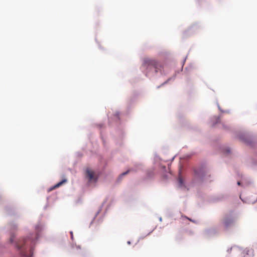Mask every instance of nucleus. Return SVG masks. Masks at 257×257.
Instances as JSON below:
<instances>
[{"label": "nucleus", "instance_id": "obj_12", "mask_svg": "<svg viewBox=\"0 0 257 257\" xmlns=\"http://www.w3.org/2000/svg\"><path fill=\"white\" fill-rule=\"evenodd\" d=\"M190 221H192V222H194L193 221H192L191 219H189V218H188Z\"/></svg>", "mask_w": 257, "mask_h": 257}, {"label": "nucleus", "instance_id": "obj_9", "mask_svg": "<svg viewBox=\"0 0 257 257\" xmlns=\"http://www.w3.org/2000/svg\"><path fill=\"white\" fill-rule=\"evenodd\" d=\"M194 172H195V173L197 175H198V176L199 175V173L197 171V170H194Z\"/></svg>", "mask_w": 257, "mask_h": 257}, {"label": "nucleus", "instance_id": "obj_2", "mask_svg": "<svg viewBox=\"0 0 257 257\" xmlns=\"http://www.w3.org/2000/svg\"><path fill=\"white\" fill-rule=\"evenodd\" d=\"M234 219L233 218L225 217L222 220V224L224 228H227L233 225Z\"/></svg>", "mask_w": 257, "mask_h": 257}, {"label": "nucleus", "instance_id": "obj_3", "mask_svg": "<svg viewBox=\"0 0 257 257\" xmlns=\"http://www.w3.org/2000/svg\"><path fill=\"white\" fill-rule=\"evenodd\" d=\"M86 176L88 178L89 181L95 180L96 178L94 177V172L91 169L87 168L85 171Z\"/></svg>", "mask_w": 257, "mask_h": 257}, {"label": "nucleus", "instance_id": "obj_6", "mask_svg": "<svg viewBox=\"0 0 257 257\" xmlns=\"http://www.w3.org/2000/svg\"><path fill=\"white\" fill-rule=\"evenodd\" d=\"M130 170H128L126 171V172H123V173H121V174L119 175V177H118V180H121V178H122L124 175H125L127 174L130 172Z\"/></svg>", "mask_w": 257, "mask_h": 257}, {"label": "nucleus", "instance_id": "obj_5", "mask_svg": "<svg viewBox=\"0 0 257 257\" xmlns=\"http://www.w3.org/2000/svg\"><path fill=\"white\" fill-rule=\"evenodd\" d=\"M178 183H179V185L180 187H182L184 186L183 180L180 176L179 177V178H178Z\"/></svg>", "mask_w": 257, "mask_h": 257}, {"label": "nucleus", "instance_id": "obj_1", "mask_svg": "<svg viewBox=\"0 0 257 257\" xmlns=\"http://www.w3.org/2000/svg\"><path fill=\"white\" fill-rule=\"evenodd\" d=\"M143 67L146 69V72H150L152 69L155 70V73L162 72L164 68V64L162 62L154 59L146 58L144 59Z\"/></svg>", "mask_w": 257, "mask_h": 257}, {"label": "nucleus", "instance_id": "obj_11", "mask_svg": "<svg viewBox=\"0 0 257 257\" xmlns=\"http://www.w3.org/2000/svg\"><path fill=\"white\" fill-rule=\"evenodd\" d=\"M227 153H229L230 152V151L229 150H227Z\"/></svg>", "mask_w": 257, "mask_h": 257}, {"label": "nucleus", "instance_id": "obj_10", "mask_svg": "<svg viewBox=\"0 0 257 257\" xmlns=\"http://www.w3.org/2000/svg\"><path fill=\"white\" fill-rule=\"evenodd\" d=\"M237 184H238V185H240V182L238 181V182H237Z\"/></svg>", "mask_w": 257, "mask_h": 257}, {"label": "nucleus", "instance_id": "obj_8", "mask_svg": "<svg viewBox=\"0 0 257 257\" xmlns=\"http://www.w3.org/2000/svg\"><path fill=\"white\" fill-rule=\"evenodd\" d=\"M16 246L19 249H21L22 247V245L19 244L18 242L16 243Z\"/></svg>", "mask_w": 257, "mask_h": 257}, {"label": "nucleus", "instance_id": "obj_7", "mask_svg": "<svg viewBox=\"0 0 257 257\" xmlns=\"http://www.w3.org/2000/svg\"><path fill=\"white\" fill-rule=\"evenodd\" d=\"M14 237H15V236L13 234L11 235L10 239V241L11 243H13L14 242Z\"/></svg>", "mask_w": 257, "mask_h": 257}, {"label": "nucleus", "instance_id": "obj_13", "mask_svg": "<svg viewBox=\"0 0 257 257\" xmlns=\"http://www.w3.org/2000/svg\"><path fill=\"white\" fill-rule=\"evenodd\" d=\"M71 234H72V233H71ZM71 238H73V236H72H72H71Z\"/></svg>", "mask_w": 257, "mask_h": 257}, {"label": "nucleus", "instance_id": "obj_4", "mask_svg": "<svg viewBox=\"0 0 257 257\" xmlns=\"http://www.w3.org/2000/svg\"><path fill=\"white\" fill-rule=\"evenodd\" d=\"M66 182V179L63 180L62 181L58 183L55 186H54L53 187L51 190H52L53 189H55L56 188L60 187L61 185H62L64 183H65Z\"/></svg>", "mask_w": 257, "mask_h": 257}]
</instances>
